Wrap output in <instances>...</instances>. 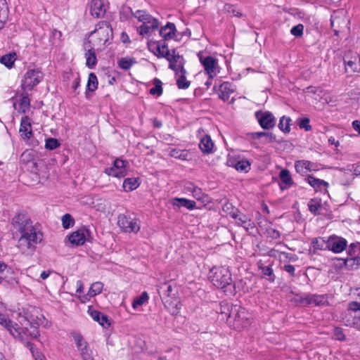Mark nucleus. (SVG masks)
I'll return each mask as SVG.
<instances>
[{"mask_svg":"<svg viewBox=\"0 0 360 360\" xmlns=\"http://www.w3.org/2000/svg\"><path fill=\"white\" fill-rule=\"evenodd\" d=\"M9 333L17 340L22 342L25 347L29 349L30 351L33 358L35 359L37 357L39 358V355H41L42 353L35 347L34 345L30 341L27 340V333L22 328L20 327L17 323L16 327L11 329Z\"/></svg>","mask_w":360,"mask_h":360,"instance_id":"obj_8","label":"nucleus"},{"mask_svg":"<svg viewBox=\"0 0 360 360\" xmlns=\"http://www.w3.org/2000/svg\"><path fill=\"white\" fill-rule=\"evenodd\" d=\"M295 168L297 173H305L306 172H311L316 170V165L314 162L301 160L295 162Z\"/></svg>","mask_w":360,"mask_h":360,"instance_id":"obj_26","label":"nucleus"},{"mask_svg":"<svg viewBox=\"0 0 360 360\" xmlns=\"http://www.w3.org/2000/svg\"><path fill=\"white\" fill-rule=\"evenodd\" d=\"M120 13L125 19L129 18L131 16L134 17V13L129 6H123Z\"/></svg>","mask_w":360,"mask_h":360,"instance_id":"obj_59","label":"nucleus"},{"mask_svg":"<svg viewBox=\"0 0 360 360\" xmlns=\"http://www.w3.org/2000/svg\"><path fill=\"white\" fill-rule=\"evenodd\" d=\"M360 311V302H349L347 306V310L345 314H342V321L345 326L349 327H358L360 324V314H354L352 316V312H357Z\"/></svg>","mask_w":360,"mask_h":360,"instance_id":"obj_9","label":"nucleus"},{"mask_svg":"<svg viewBox=\"0 0 360 360\" xmlns=\"http://www.w3.org/2000/svg\"><path fill=\"white\" fill-rule=\"evenodd\" d=\"M309 210L314 215H318L320 214L321 209V200L319 198L311 199L308 202Z\"/></svg>","mask_w":360,"mask_h":360,"instance_id":"obj_36","label":"nucleus"},{"mask_svg":"<svg viewBox=\"0 0 360 360\" xmlns=\"http://www.w3.org/2000/svg\"><path fill=\"white\" fill-rule=\"evenodd\" d=\"M20 136L24 139H29L32 135V126L28 116L22 117L20 126Z\"/></svg>","mask_w":360,"mask_h":360,"instance_id":"obj_20","label":"nucleus"},{"mask_svg":"<svg viewBox=\"0 0 360 360\" xmlns=\"http://www.w3.org/2000/svg\"><path fill=\"white\" fill-rule=\"evenodd\" d=\"M250 162L248 160H238L236 169L239 172H248L250 169Z\"/></svg>","mask_w":360,"mask_h":360,"instance_id":"obj_47","label":"nucleus"},{"mask_svg":"<svg viewBox=\"0 0 360 360\" xmlns=\"http://www.w3.org/2000/svg\"><path fill=\"white\" fill-rule=\"evenodd\" d=\"M333 337L335 340L340 341H345L346 339L345 335L343 333V330L340 327H335L333 329Z\"/></svg>","mask_w":360,"mask_h":360,"instance_id":"obj_57","label":"nucleus"},{"mask_svg":"<svg viewBox=\"0 0 360 360\" xmlns=\"http://www.w3.org/2000/svg\"><path fill=\"white\" fill-rule=\"evenodd\" d=\"M233 305H230L229 303L221 302L220 304V313L223 316L222 319L226 318L229 316V314L231 311V307Z\"/></svg>","mask_w":360,"mask_h":360,"instance_id":"obj_55","label":"nucleus"},{"mask_svg":"<svg viewBox=\"0 0 360 360\" xmlns=\"http://www.w3.org/2000/svg\"><path fill=\"white\" fill-rule=\"evenodd\" d=\"M172 205L176 207H184L189 210H193L196 207V203L193 200H191L184 198H175L173 199Z\"/></svg>","mask_w":360,"mask_h":360,"instance_id":"obj_29","label":"nucleus"},{"mask_svg":"<svg viewBox=\"0 0 360 360\" xmlns=\"http://www.w3.org/2000/svg\"><path fill=\"white\" fill-rule=\"evenodd\" d=\"M129 166L128 161L117 158L114 160L112 166L105 168L104 172L108 176L123 178L128 173Z\"/></svg>","mask_w":360,"mask_h":360,"instance_id":"obj_11","label":"nucleus"},{"mask_svg":"<svg viewBox=\"0 0 360 360\" xmlns=\"http://www.w3.org/2000/svg\"><path fill=\"white\" fill-rule=\"evenodd\" d=\"M79 352L82 360H94L92 355V351L89 348V345L86 346L84 349H82L79 350Z\"/></svg>","mask_w":360,"mask_h":360,"instance_id":"obj_51","label":"nucleus"},{"mask_svg":"<svg viewBox=\"0 0 360 360\" xmlns=\"http://www.w3.org/2000/svg\"><path fill=\"white\" fill-rule=\"evenodd\" d=\"M226 321L231 328L240 330L251 324L252 316L245 308L234 305L231 307Z\"/></svg>","mask_w":360,"mask_h":360,"instance_id":"obj_3","label":"nucleus"},{"mask_svg":"<svg viewBox=\"0 0 360 360\" xmlns=\"http://www.w3.org/2000/svg\"><path fill=\"white\" fill-rule=\"evenodd\" d=\"M340 259L349 270H356L360 268V257L359 256Z\"/></svg>","mask_w":360,"mask_h":360,"instance_id":"obj_33","label":"nucleus"},{"mask_svg":"<svg viewBox=\"0 0 360 360\" xmlns=\"http://www.w3.org/2000/svg\"><path fill=\"white\" fill-rule=\"evenodd\" d=\"M279 178L281 179L279 186L282 191L290 188L294 184L290 172L287 169H283L280 172Z\"/></svg>","mask_w":360,"mask_h":360,"instance_id":"obj_22","label":"nucleus"},{"mask_svg":"<svg viewBox=\"0 0 360 360\" xmlns=\"http://www.w3.org/2000/svg\"><path fill=\"white\" fill-rule=\"evenodd\" d=\"M224 11L226 13H231L233 16L241 17L243 15L239 11L236 10L233 5L230 4H226L224 6Z\"/></svg>","mask_w":360,"mask_h":360,"instance_id":"obj_54","label":"nucleus"},{"mask_svg":"<svg viewBox=\"0 0 360 360\" xmlns=\"http://www.w3.org/2000/svg\"><path fill=\"white\" fill-rule=\"evenodd\" d=\"M200 63L205 69V72L209 75L210 79H213L216 76V67L217 65V60L212 56H203L202 52L198 53Z\"/></svg>","mask_w":360,"mask_h":360,"instance_id":"obj_14","label":"nucleus"},{"mask_svg":"<svg viewBox=\"0 0 360 360\" xmlns=\"http://www.w3.org/2000/svg\"><path fill=\"white\" fill-rule=\"evenodd\" d=\"M329 297L330 295L328 294H307L302 298V302L307 304H314L315 306H327L329 305Z\"/></svg>","mask_w":360,"mask_h":360,"instance_id":"obj_17","label":"nucleus"},{"mask_svg":"<svg viewBox=\"0 0 360 360\" xmlns=\"http://www.w3.org/2000/svg\"><path fill=\"white\" fill-rule=\"evenodd\" d=\"M134 17L142 22V25L137 29L140 35H147L159 27L158 20L145 11L137 10L134 13Z\"/></svg>","mask_w":360,"mask_h":360,"instance_id":"obj_6","label":"nucleus"},{"mask_svg":"<svg viewBox=\"0 0 360 360\" xmlns=\"http://www.w3.org/2000/svg\"><path fill=\"white\" fill-rule=\"evenodd\" d=\"M148 298L149 297L147 292H143L139 297L134 300L132 303L133 308L136 309L139 306L143 305L148 300Z\"/></svg>","mask_w":360,"mask_h":360,"instance_id":"obj_46","label":"nucleus"},{"mask_svg":"<svg viewBox=\"0 0 360 360\" xmlns=\"http://www.w3.org/2000/svg\"><path fill=\"white\" fill-rule=\"evenodd\" d=\"M186 71L185 69L179 71V75H176V85L179 89H186L190 86L191 82L188 81L186 77Z\"/></svg>","mask_w":360,"mask_h":360,"instance_id":"obj_32","label":"nucleus"},{"mask_svg":"<svg viewBox=\"0 0 360 360\" xmlns=\"http://www.w3.org/2000/svg\"><path fill=\"white\" fill-rule=\"evenodd\" d=\"M267 236L273 239H278L281 237L280 232L273 228H269L266 230Z\"/></svg>","mask_w":360,"mask_h":360,"instance_id":"obj_60","label":"nucleus"},{"mask_svg":"<svg viewBox=\"0 0 360 360\" xmlns=\"http://www.w3.org/2000/svg\"><path fill=\"white\" fill-rule=\"evenodd\" d=\"M75 224V220L70 214H65L62 217V225L65 229L72 227Z\"/></svg>","mask_w":360,"mask_h":360,"instance_id":"obj_48","label":"nucleus"},{"mask_svg":"<svg viewBox=\"0 0 360 360\" xmlns=\"http://www.w3.org/2000/svg\"><path fill=\"white\" fill-rule=\"evenodd\" d=\"M267 135V132L266 131H258V132H252L249 134V136L252 140L259 139L262 137H265Z\"/></svg>","mask_w":360,"mask_h":360,"instance_id":"obj_64","label":"nucleus"},{"mask_svg":"<svg viewBox=\"0 0 360 360\" xmlns=\"http://www.w3.org/2000/svg\"><path fill=\"white\" fill-rule=\"evenodd\" d=\"M248 219L249 217L247 215L240 213L239 216L236 220L238 225L243 226H245V223H248Z\"/></svg>","mask_w":360,"mask_h":360,"instance_id":"obj_61","label":"nucleus"},{"mask_svg":"<svg viewBox=\"0 0 360 360\" xmlns=\"http://www.w3.org/2000/svg\"><path fill=\"white\" fill-rule=\"evenodd\" d=\"M140 185L139 179L136 177L127 178L124 180L122 188L125 192H130L136 189Z\"/></svg>","mask_w":360,"mask_h":360,"instance_id":"obj_30","label":"nucleus"},{"mask_svg":"<svg viewBox=\"0 0 360 360\" xmlns=\"http://www.w3.org/2000/svg\"><path fill=\"white\" fill-rule=\"evenodd\" d=\"M90 11L91 14L95 18L103 17L106 11L103 1L102 0H92Z\"/></svg>","mask_w":360,"mask_h":360,"instance_id":"obj_24","label":"nucleus"},{"mask_svg":"<svg viewBox=\"0 0 360 360\" xmlns=\"http://www.w3.org/2000/svg\"><path fill=\"white\" fill-rule=\"evenodd\" d=\"M91 39L87 41L91 44L93 46L101 49L105 46L106 43L112 39V28L108 22H99L96 29L90 33Z\"/></svg>","mask_w":360,"mask_h":360,"instance_id":"obj_4","label":"nucleus"},{"mask_svg":"<svg viewBox=\"0 0 360 360\" xmlns=\"http://www.w3.org/2000/svg\"><path fill=\"white\" fill-rule=\"evenodd\" d=\"M118 226L126 233H138L140 230V221L130 215L120 214L117 218Z\"/></svg>","mask_w":360,"mask_h":360,"instance_id":"obj_10","label":"nucleus"},{"mask_svg":"<svg viewBox=\"0 0 360 360\" xmlns=\"http://www.w3.org/2000/svg\"><path fill=\"white\" fill-rule=\"evenodd\" d=\"M135 63V59L130 57L122 58L117 62L118 66L124 70H129Z\"/></svg>","mask_w":360,"mask_h":360,"instance_id":"obj_40","label":"nucleus"},{"mask_svg":"<svg viewBox=\"0 0 360 360\" xmlns=\"http://www.w3.org/2000/svg\"><path fill=\"white\" fill-rule=\"evenodd\" d=\"M236 91V86L229 82H224L219 86V97L226 101L229 100L231 94H233Z\"/></svg>","mask_w":360,"mask_h":360,"instance_id":"obj_19","label":"nucleus"},{"mask_svg":"<svg viewBox=\"0 0 360 360\" xmlns=\"http://www.w3.org/2000/svg\"><path fill=\"white\" fill-rule=\"evenodd\" d=\"M311 245L315 250H328V239L325 240L323 238H315L311 241Z\"/></svg>","mask_w":360,"mask_h":360,"instance_id":"obj_37","label":"nucleus"},{"mask_svg":"<svg viewBox=\"0 0 360 360\" xmlns=\"http://www.w3.org/2000/svg\"><path fill=\"white\" fill-rule=\"evenodd\" d=\"M307 181L311 186H312L316 190H321L322 186L327 187L328 186V182L325 181L324 180L315 178L311 175H309L307 176Z\"/></svg>","mask_w":360,"mask_h":360,"instance_id":"obj_35","label":"nucleus"},{"mask_svg":"<svg viewBox=\"0 0 360 360\" xmlns=\"http://www.w3.org/2000/svg\"><path fill=\"white\" fill-rule=\"evenodd\" d=\"M15 60V53L6 54L1 57L0 62L4 64L6 67L11 68L13 66Z\"/></svg>","mask_w":360,"mask_h":360,"instance_id":"obj_43","label":"nucleus"},{"mask_svg":"<svg viewBox=\"0 0 360 360\" xmlns=\"http://www.w3.org/2000/svg\"><path fill=\"white\" fill-rule=\"evenodd\" d=\"M154 87L151 88L149 91L150 94L153 96H160L162 94V83L158 78H154L153 80Z\"/></svg>","mask_w":360,"mask_h":360,"instance_id":"obj_39","label":"nucleus"},{"mask_svg":"<svg viewBox=\"0 0 360 360\" xmlns=\"http://www.w3.org/2000/svg\"><path fill=\"white\" fill-rule=\"evenodd\" d=\"M360 245V243H351L347 248V254L349 256H353L355 255L356 250L358 248V245Z\"/></svg>","mask_w":360,"mask_h":360,"instance_id":"obj_63","label":"nucleus"},{"mask_svg":"<svg viewBox=\"0 0 360 360\" xmlns=\"http://www.w3.org/2000/svg\"><path fill=\"white\" fill-rule=\"evenodd\" d=\"M209 277L215 287L222 289L225 292H232L234 286L231 274L227 267L214 266L210 270Z\"/></svg>","mask_w":360,"mask_h":360,"instance_id":"obj_2","label":"nucleus"},{"mask_svg":"<svg viewBox=\"0 0 360 360\" xmlns=\"http://www.w3.org/2000/svg\"><path fill=\"white\" fill-rule=\"evenodd\" d=\"M88 313L95 321L98 322L103 328H107L110 326V322L108 316L91 308L89 309Z\"/></svg>","mask_w":360,"mask_h":360,"instance_id":"obj_23","label":"nucleus"},{"mask_svg":"<svg viewBox=\"0 0 360 360\" xmlns=\"http://www.w3.org/2000/svg\"><path fill=\"white\" fill-rule=\"evenodd\" d=\"M73 339L75 341V343L76 344V347L79 350L82 349H84L86 346H88L87 342L84 339L82 335L79 333H75L73 334Z\"/></svg>","mask_w":360,"mask_h":360,"instance_id":"obj_44","label":"nucleus"},{"mask_svg":"<svg viewBox=\"0 0 360 360\" xmlns=\"http://www.w3.org/2000/svg\"><path fill=\"white\" fill-rule=\"evenodd\" d=\"M158 291L166 307L176 308L179 302L176 286H174L171 282H164L158 286Z\"/></svg>","mask_w":360,"mask_h":360,"instance_id":"obj_5","label":"nucleus"},{"mask_svg":"<svg viewBox=\"0 0 360 360\" xmlns=\"http://www.w3.org/2000/svg\"><path fill=\"white\" fill-rule=\"evenodd\" d=\"M255 115L263 129H272L276 126V120L270 111L258 110L255 112Z\"/></svg>","mask_w":360,"mask_h":360,"instance_id":"obj_12","label":"nucleus"},{"mask_svg":"<svg viewBox=\"0 0 360 360\" xmlns=\"http://www.w3.org/2000/svg\"><path fill=\"white\" fill-rule=\"evenodd\" d=\"M214 146V143L209 135H205L202 137L199 143V148L201 151L207 154L213 153Z\"/></svg>","mask_w":360,"mask_h":360,"instance_id":"obj_27","label":"nucleus"},{"mask_svg":"<svg viewBox=\"0 0 360 360\" xmlns=\"http://www.w3.org/2000/svg\"><path fill=\"white\" fill-rule=\"evenodd\" d=\"M192 195L193 197H194L196 200H202V201H205V198H207V195H205L202 191V189L197 187L196 188L194 189V191L192 192Z\"/></svg>","mask_w":360,"mask_h":360,"instance_id":"obj_58","label":"nucleus"},{"mask_svg":"<svg viewBox=\"0 0 360 360\" xmlns=\"http://www.w3.org/2000/svg\"><path fill=\"white\" fill-rule=\"evenodd\" d=\"M167 53H170L169 50V49H167L166 51L162 50L161 48L160 41H159L158 43V44L156 45V52L155 53V54L159 58L160 57L164 58V56L162 55H165Z\"/></svg>","mask_w":360,"mask_h":360,"instance_id":"obj_62","label":"nucleus"},{"mask_svg":"<svg viewBox=\"0 0 360 360\" xmlns=\"http://www.w3.org/2000/svg\"><path fill=\"white\" fill-rule=\"evenodd\" d=\"M13 107L20 113H26L30 107V99L27 93H22L19 98L13 103Z\"/></svg>","mask_w":360,"mask_h":360,"instance_id":"obj_18","label":"nucleus"},{"mask_svg":"<svg viewBox=\"0 0 360 360\" xmlns=\"http://www.w3.org/2000/svg\"><path fill=\"white\" fill-rule=\"evenodd\" d=\"M8 8L6 0H0V28L6 22L8 19Z\"/></svg>","mask_w":360,"mask_h":360,"instance_id":"obj_34","label":"nucleus"},{"mask_svg":"<svg viewBox=\"0 0 360 360\" xmlns=\"http://www.w3.org/2000/svg\"><path fill=\"white\" fill-rule=\"evenodd\" d=\"M176 32V26L173 22H167L161 27L160 35L165 40L171 39Z\"/></svg>","mask_w":360,"mask_h":360,"instance_id":"obj_28","label":"nucleus"},{"mask_svg":"<svg viewBox=\"0 0 360 360\" xmlns=\"http://www.w3.org/2000/svg\"><path fill=\"white\" fill-rule=\"evenodd\" d=\"M310 120L308 117L297 119V124L300 129H304L306 131L311 129V126L309 124Z\"/></svg>","mask_w":360,"mask_h":360,"instance_id":"obj_50","label":"nucleus"},{"mask_svg":"<svg viewBox=\"0 0 360 360\" xmlns=\"http://www.w3.org/2000/svg\"><path fill=\"white\" fill-rule=\"evenodd\" d=\"M304 25L302 24H298L293 26L290 30V33L296 37H300L303 35Z\"/></svg>","mask_w":360,"mask_h":360,"instance_id":"obj_56","label":"nucleus"},{"mask_svg":"<svg viewBox=\"0 0 360 360\" xmlns=\"http://www.w3.org/2000/svg\"><path fill=\"white\" fill-rule=\"evenodd\" d=\"M98 88V79L96 75L91 72L89 75L86 84V91L93 92Z\"/></svg>","mask_w":360,"mask_h":360,"instance_id":"obj_42","label":"nucleus"},{"mask_svg":"<svg viewBox=\"0 0 360 360\" xmlns=\"http://www.w3.org/2000/svg\"><path fill=\"white\" fill-rule=\"evenodd\" d=\"M103 288V284L101 282H95L91 285L88 292L90 297H94L101 292Z\"/></svg>","mask_w":360,"mask_h":360,"instance_id":"obj_45","label":"nucleus"},{"mask_svg":"<svg viewBox=\"0 0 360 360\" xmlns=\"http://www.w3.org/2000/svg\"><path fill=\"white\" fill-rule=\"evenodd\" d=\"M44 78V73L39 68L28 69L21 80V88L29 91L39 84Z\"/></svg>","mask_w":360,"mask_h":360,"instance_id":"obj_7","label":"nucleus"},{"mask_svg":"<svg viewBox=\"0 0 360 360\" xmlns=\"http://www.w3.org/2000/svg\"><path fill=\"white\" fill-rule=\"evenodd\" d=\"M328 250L334 253L342 252L347 247V241L345 238L331 235L328 238Z\"/></svg>","mask_w":360,"mask_h":360,"instance_id":"obj_16","label":"nucleus"},{"mask_svg":"<svg viewBox=\"0 0 360 360\" xmlns=\"http://www.w3.org/2000/svg\"><path fill=\"white\" fill-rule=\"evenodd\" d=\"M25 319L30 323V326H39V325L41 323H42V319H44V316L42 315H41L40 317H39V316L34 317L32 315H31V316L27 315L25 317Z\"/></svg>","mask_w":360,"mask_h":360,"instance_id":"obj_53","label":"nucleus"},{"mask_svg":"<svg viewBox=\"0 0 360 360\" xmlns=\"http://www.w3.org/2000/svg\"><path fill=\"white\" fill-rule=\"evenodd\" d=\"M60 143L58 139L49 138L46 140L45 148L48 150H54L60 146Z\"/></svg>","mask_w":360,"mask_h":360,"instance_id":"obj_52","label":"nucleus"},{"mask_svg":"<svg viewBox=\"0 0 360 360\" xmlns=\"http://www.w3.org/2000/svg\"><path fill=\"white\" fill-rule=\"evenodd\" d=\"M257 265L258 269L261 270L263 278L268 277L267 279L271 283H274L275 281L276 276L274 274L271 264L265 266L262 260L260 259L257 262Z\"/></svg>","mask_w":360,"mask_h":360,"instance_id":"obj_25","label":"nucleus"},{"mask_svg":"<svg viewBox=\"0 0 360 360\" xmlns=\"http://www.w3.org/2000/svg\"><path fill=\"white\" fill-rule=\"evenodd\" d=\"M39 326H30V330H28L27 328H22L27 333V338L29 336L30 338L38 339L40 336L39 330L38 329Z\"/></svg>","mask_w":360,"mask_h":360,"instance_id":"obj_49","label":"nucleus"},{"mask_svg":"<svg viewBox=\"0 0 360 360\" xmlns=\"http://www.w3.org/2000/svg\"><path fill=\"white\" fill-rule=\"evenodd\" d=\"M169 62V68L175 72V75H179V71L184 69V59L176 53V50H172V53H167L162 55Z\"/></svg>","mask_w":360,"mask_h":360,"instance_id":"obj_15","label":"nucleus"},{"mask_svg":"<svg viewBox=\"0 0 360 360\" xmlns=\"http://www.w3.org/2000/svg\"><path fill=\"white\" fill-rule=\"evenodd\" d=\"M169 155L176 159L186 160L188 159L189 153L186 150H181L178 148L172 149L169 152Z\"/></svg>","mask_w":360,"mask_h":360,"instance_id":"obj_41","label":"nucleus"},{"mask_svg":"<svg viewBox=\"0 0 360 360\" xmlns=\"http://www.w3.org/2000/svg\"><path fill=\"white\" fill-rule=\"evenodd\" d=\"M91 232L86 226L74 231L69 236V241L75 245H82L86 241L89 240Z\"/></svg>","mask_w":360,"mask_h":360,"instance_id":"obj_13","label":"nucleus"},{"mask_svg":"<svg viewBox=\"0 0 360 360\" xmlns=\"http://www.w3.org/2000/svg\"><path fill=\"white\" fill-rule=\"evenodd\" d=\"M12 225L20 234L18 248L24 254L33 252L43 235L33 226L32 220L25 214H18L12 219Z\"/></svg>","mask_w":360,"mask_h":360,"instance_id":"obj_1","label":"nucleus"},{"mask_svg":"<svg viewBox=\"0 0 360 360\" xmlns=\"http://www.w3.org/2000/svg\"><path fill=\"white\" fill-rule=\"evenodd\" d=\"M344 65L346 72L350 69L352 72L356 73L358 76H360V57L359 56H355L349 59L345 58Z\"/></svg>","mask_w":360,"mask_h":360,"instance_id":"obj_21","label":"nucleus"},{"mask_svg":"<svg viewBox=\"0 0 360 360\" xmlns=\"http://www.w3.org/2000/svg\"><path fill=\"white\" fill-rule=\"evenodd\" d=\"M88 47L89 49L85 53V58H86V65L89 68H94L97 62L96 53L94 51V47L92 44L89 45Z\"/></svg>","mask_w":360,"mask_h":360,"instance_id":"obj_31","label":"nucleus"},{"mask_svg":"<svg viewBox=\"0 0 360 360\" xmlns=\"http://www.w3.org/2000/svg\"><path fill=\"white\" fill-rule=\"evenodd\" d=\"M291 122L292 120L290 119V117L282 116L280 118L278 127L279 129L284 132L285 134L289 133L290 131Z\"/></svg>","mask_w":360,"mask_h":360,"instance_id":"obj_38","label":"nucleus"}]
</instances>
